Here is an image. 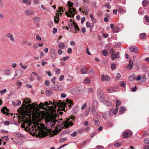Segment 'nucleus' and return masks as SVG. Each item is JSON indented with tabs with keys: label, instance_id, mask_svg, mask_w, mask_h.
<instances>
[{
	"label": "nucleus",
	"instance_id": "obj_28",
	"mask_svg": "<svg viewBox=\"0 0 149 149\" xmlns=\"http://www.w3.org/2000/svg\"><path fill=\"white\" fill-rule=\"evenodd\" d=\"M84 83L86 84H89L91 82V80L89 78H85Z\"/></svg>",
	"mask_w": 149,
	"mask_h": 149
},
{
	"label": "nucleus",
	"instance_id": "obj_5",
	"mask_svg": "<svg viewBox=\"0 0 149 149\" xmlns=\"http://www.w3.org/2000/svg\"><path fill=\"white\" fill-rule=\"evenodd\" d=\"M132 133L131 131H125L123 135V137L125 139L129 138L132 136Z\"/></svg>",
	"mask_w": 149,
	"mask_h": 149
},
{
	"label": "nucleus",
	"instance_id": "obj_8",
	"mask_svg": "<svg viewBox=\"0 0 149 149\" xmlns=\"http://www.w3.org/2000/svg\"><path fill=\"white\" fill-rule=\"evenodd\" d=\"M120 53L117 52L116 54H111V57L113 60H114L116 58H120Z\"/></svg>",
	"mask_w": 149,
	"mask_h": 149
},
{
	"label": "nucleus",
	"instance_id": "obj_32",
	"mask_svg": "<svg viewBox=\"0 0 149 149\" xmlns=\"http://www.w3.org/2000/svg\"><path fill=\"white\" fill-rule=\"evenodd\" d=\"M102 53L104 56H106L108 55V52L105 50H103L102 51Z\"/></svg>",
	"mask_w": 149,
	"mask_h": 149
},
{
	"label": "nucleus",
	"instance_id": "obj_10",
	"mask_svg": "<svg viewBox=\"0 0 149 149\" xmlns=\"http://www.w3.org/2000/svg\"><path fill=\"white\" fill-rule=\"evenodd\" d=\"M53 102H54L56 103V105L58 107V108H60V107H62V106H65L66 105V104L65 102H62L61 103L60 102H57L56 101H55L54 100L53 101Z\"/></svg>",
	"mask_w": 149,
	"mask_h": 149
},
{
	"label": "nucleus",
	"instance_id": "obj_20",
	"mask_svg": "<svg viewBox=\"0 0 149 149\" xmlns=\"http://www.w3.org/2000/svg\"><path fill=\"white\" fill-rule=\"evenodd\" d=\"M25 12L27 15H30L33 14V11L30 10H26Z\"/></svg>",
	"mask_w": 149,
	"mask_h": 149
},
{
	"label": "nucleus",
	"instance_id": "obj_49",
	"mask_svg": "<svg viewBox=\"0 0 149 149\" xmlns=\"http://www.w3.org/2000/svg\"><path fill=\"white\" fill-rule=\"evenodd\" d=\"M18 71H15V74L14 77L13 78H12V80L16 79L18 78V77H16V76L17 75V74H18Z\"/></svg>",
	"mask_w": 149,
	"mask_h": 149
},
{
	"label": "nucleus",
	"instance_id": "obj_3",
	"mask_svg": "<svg viewBox=\"0 0 149 149\" xmlns=\"http://www.w3.org/2000/svg\"><path fill=\"white\" fill-rule=\"evenodd\" d=\"M28 99H26V100H23V102L24 101H27L28 102H29L28 104H25L26 105H28L29 104H29V103H31V101L30 100H29V101L26 100H27ZM31 104L33 106H35V107H34L32 109H31V107H29L28 108V111H29H29H31L33 109H35L36 108V106L37 107H38H38H39L40 108H43V107H43L44 106V104L42 102H41L40 103L39 106H38V104Z\"/></svg>",
	"mask_w": 149,
	"mask_h": 149
},
{
	"label": "nucleus",
	"instance_id": "obj_24",
	"mask_svg": "<svg viewBox=\"0 0 149 149\" xmlns=\"http://www.w3.org/2000/svg\"><path fill=\"white\" fill-rule=\"evenodd\" d=\"M104 103L107 106H109L112 104L111 102L107 100L104 101Z\"/></svg>",
	"mask_w": 149,
	"mask_h": 149
},
{
	"label": "nucleus",
	"instance_id": "obj_30",
	"mask_svg": "<svg viewBox=\"0 0 149 149\" xmlns=\"http://www.w3.org/2000/svg\"><path fill=\"white\" fill-rule=\"evenodd\" d=\"M125 108L124 107H120L119 113L120 114H122L125 111Z\"/></svg>",
	"mask_w": 149,
	"mask_h": 149
},
{
	"label": "nucleus",
	"instance_id": "obj_9",
	"mask_svg": "<svg viewBox=\"0 0 149 149\" xmlns=\"http://www.w3.org/2000/svg\"><path fill=\"white\" fill-rule=\"evenodd\" d=\"M91 111L93 114L94 116H96L97 118H100V116L98 114V113L95 111L94 109L92 108L91 110Z\"/></svg>",
	"mask_w": 149,
	"mask_h": 149
},
{
	"label": "nucleus",
	"instance_id": "obj_25",
	"mask_svg": "<svg viewBox=\"0 0 149 149\" xmlns=\"http://www.w3.org/2000/svg\"><path fill=\"white\" fill-rule=\"evenodd\" d=\"M98 118H96L93 119V121L95 123L96 125H98L100 124V123L99 122V120Z\"/></svg>",
	"mask_w": 149,
	"mask_h": 149
},
{
	"label": "nucleus",
	"instance_id": "obj_64",
	"mask_svg": "<svg viewBox=\"0 0 149 149\" xmlns=\"http://www.w3.org/2000/svg\"><path fill=\"white\" fill-rule=\"evenodd\" d=\"M105 7H107L108 9H110L111 8V6L110 5L107 4H106L105 5Z\"/></svg>",
	"mask_w": 149,
	"mask_h": 149
},
{
	"label": "nucleus",
	"instance_id": "obj_22",
	"mask_svg": "<svg viewBox=\"0 0 149 149\" xmlns=\"http://www.w3.org/2000/svg\"><path fill=\"white\" fill-rule=\"evenodd\" d=\"M57 127H55V129L56 130H54L53 131V132L54 135H56V134H58L60 132L61 130V129H59V130H57Z\"/></svg>",
	"mask_w": 149,
	"mask_h": 149
},
{
	"label": "nucleus",
	"instance_id": "obj_63",
	"mask_svg": "<svg viewBox=\"0 0 149 149\" xmlns=\"http://www.w3.org/2000/svg\"><path fill=\"white\" fill-rule=\"evenodd\" d=\"M113 109H111L109 111V113L111 116H112L113 115Z\"/></svg>",
	"mask_w": 149,
	"mask_h": 149
},
{
	"label": "nucleus",
	"instance_id": "obj_39",
	"mask_svg": "<svg viewBox=\"0 0 149 149\" xmlns=\"http://www.w3.org/2000/svg\"><path fill=\"white\" fill-rule=\"evenodd\" d=\"M146 36V35L145 33H142L140 34V38L142 39H143L145 38Z\"/></svg>",
	"mask_w": 149,
	"mask_h": 149
},
{
	"label": "nucleus",
	"instance_id": "obj_62",
	"mask_svg": "<svg viewBox=\"0 0 149 149\" xmlns=\"http://www.w3.org/2000/svg\"><path fill=\"white\" fill-rule=\"evenodd\" d=\"M137 90V88L136 86H135L134 87H132L131 88V90L133 92Z\"/></svg>",
	"mask_w": 149,
	"mask_h": 149
},
{
	"label": "nucleus",
	"instance_id": "obj_6",
	"mask_svg": "<svg viewBox=\"0 0 149 149\" xmlns=\"http://www.w3.org/2000/svg\"><path fill=\"white\" fill-rule=\"evenodd\" d=\"M5 36L7 38H9L12 42H15V39L14 36L12 33H7L6 34Z\"/></svg>",
	"mask_w": 149,
	"mask_h": 149
},
{
	"label": "nucleus",
	"instance_id": "obj_18",
	"mask_svg": "<svg viewBox=\"0 0 149 149\" xmlns=\"http://www.w3.org/2000/svg\"><path fill=\"white\" fill-rule=\"evenodd\" d=\"M88 70L85 67H83L81 70V72L82 74H86L87 73Z\"/></svg>",
	"mask_w": 149,
	"mask_h": 149
},
{
	"label": "nucleus",
	"instance_id": "obj_56",
	"mask_svg": "<svg viewBox=\"0 0 149 149\" xmlns=\"http://www.w3.org/2000/svg\"><path fill=\"white\" fill-rule=\"evenodd\" d=\"M4 5L3 3L2 0H0V7L2 8Z\"/></svg>",
	"mask_w": 149,
	"mask_h": 149
},
{
	"label": "nucleus",
	"instance_id": "obj_23",
	"mask_svg": "<svg viewBox=\"0 0 149 149\" xmlns=\"http://www.w3.org/2000/svg\"><path fill=\"white\" fill-rule=\"evenodd\" d=\"M84 9H85V10L84 11L82 12V13H84L85 14H88V10L87 7V6L86 5H84Z\"/></svg>",
	"mask_w": 149,
	"mask_h": 149
},
{
	"label": "nucleus",
	"instance_id": "obj_35",
	"mask_svg": "<svg viewBox=\"0 0 149 149\" xmlns=\"http://www.w3.org/2000/svg\"><path fill=\"white\" fill-rule=\"evenodd\" d=\"M59 15L58 16L57 15L54 17L55 19H54V22L56 23H58L59 22V21L58 20L59 19Z\"/></svg>",
	"mask_w": 149,
	"mask_h": 149
},
{
	"label": "nucleus",
	"instance_id": "obj_41",
	"mask_svg": "<svg viewBox=\"0 0 149 149\" xmlns=\"http://www.w3.org/2000/svg\"><path fill=\"white\" fill-rule=\"evenodd\" d=\"M144 143L145 144L149 143V138H146L144 140Z\"/></svg>",
	"mask_w": 149,
	"mask_h": 149
},
{
	"label": "nucleus",
	"instance_id": "obj_31",
	"mask_svg": "<svg viewBox=\"0 0 149 149\" xmlns=\"http://www.w3.org/2000/svg\"><path fill=\"white\" fill-rule=\"evenodd\" d=\"M58 47L61 49H63L65 47V45L63 42L60 43L58 44Z\"/></svg>",
	"mask_w": 149,
	"mask_h": 149
},
{
	"label": "nucleus",
	"instance_id": "obj_52",
	"mask_svg": "<svg viewBox=\"0 0 149 149\" xmlns=\"http://www.w3.org/2000/svg\"><path fill=\"white\" fill-rule=\"evenodd\" d=\"M116 105L117 106H118L120 105L121 103V102L120 100H116Z\"/></svg>",
	"mask_w": 149,
	"mask_h": 149
},
{
	"label": "nucleus",
	"instance_id": "obj_47",
	"mask_svg": "<svg viewBox=\"0 0 149 149\" xmlns=\"http://www.w3.org/2000/svg\"><path fill=\"white\" fill-rule=\"evenodd\" d=\"M144 18L146 21L147 22H149V17L148 15H145Z\"/></svg>",
	"mask_w": 149,
	"mask_h": 149
},
{
	"label": "nucleus",
	"instance_id": "obj_46",
	"mask_svg": "<svg viewBox=\"0 0 149 149\" xmlns=\"http://www.w3.org/2000/svg\"><path fill=\"white\" fill-rule=\"evenodd\" d=\"M116 64L115 63H113L111 65V68L112 70H114L115 69L116 67Z\"/></svg>",
	"mask_w": 149,
	"mask_h": 149
},
{
	"label": "nucleus",
	"instance_id": "obj_27",
	"mask_svg": "<svg viewBox=\"0 0 149 149\" xmlns=\"http://www.w3.org/2000/svg\"><path fill=\"white\" fill-rule=\"evenodd\" d=\"M98 105V103L97 101H94L93 104L92 106L93 108L95 109V108H96L97 107Z\"/></svg>",
	"mask_w": 149,
	"mask_h": 149
},
{
	"label": "nucleus",
	"instance_id": "obj_21",
	"mask_svg": "<svg viewBox=\"0 0 149 149\" xmlns=\"http://www.w3.org/2000/svg\"><path fill=\"white\" fill-rule=\"evenodd\" d=\"M2 113L4 114H6V112L9 111V109H8L6 107H3L1 110Z\"/></svg>",
	"mask_w": 149,
	"mask_h": 149
},
{
	"label": "nucleus",
	"instance_id": "obj_50",
	"mask_svg": "<svg viewBox=\"0 0 149 149\" xmlns=\"http://www.w3.org/2000/svg\"><path fill=\"white\" fill-rule=\"evenodd\" d=\"M63 8L62 7H60L58 8V11L59 12H61L62 11V12H63L64 10L63 9Z\"/></svg>",
	"mask_w": 149,
	"mask_h": 149
},
{
	"label": "nucleus",
	"instance_id": "obj_16",
	"mask_svg": "<svg viewBox=\"0 0 149 149\" xmlns=\"http://www.w3.org/2000/svg\"><path fill=\"white\" fill-rule=\"evenodd\" d=\"M64 124L65 127L67 128H68L69 126H72L73 125V123L72 122H70V123H69L67 121L64 122Z\"/></svg>",
	"mask_w": 149,
	"mask_h": 149
},
{
	"label": "nucleus",
	"instance_id": "obj_7",
	"mask_svg": "<svg viewBox=\"0 0 149 149\" xmlns=\"http://www.w3.org/2000/svg\"><path fill=\"white\" fill-rule=\"evenodd\" d=\"M72 8H69V13H68L67 12H66L65 13V14L69 17H73L74 14L73 13L72 11Z\"/></svg>",
	"mask_w": 149,
	"mask_h": 149
},
{
	"label": "nucleus",
	"instance_id": "obj_48",
	"mask_svg": "<svg viewBox=\"0 0 149 149\" xmlns=\"http://www.w3.org/2000/svg\"><path fill=\"white\" fill-rule=\"evenodd\" d=\"M74 28H75V29L76 31H79V29L78 27V26L77 24H76L73 26Z\"/></svg>",
	"mask_w": 149,
	"mask_h": 149
},
{
	"label": "nucleus",
	"instance_id": "obj_37",
	"mask_svg": "<svg viewBox=\"0 0 149 149\" xmlns=\"http://www.w3.org/2000/svg\"><path fill=\"white\" fill-rule=\"evenodd\" d=\"M68 7L69 8H73V3L72 2H71L70 1H68Z\"/></svg>",
	"mask_w": 149,
	"mask_h": 149
},
{
	"label": "nucleus",
	"instance_id": "obj_45",
	"mask_svg": "<svg viewBox=\"0 0 149 149\" xmlns=\"http://www.w3.org/2000/svg\"><path fill=\"white\" fill-rule=\"evenodd\" d=\"M121 145V143L117 142L114 145L116 147H119Z\"/></svg>",
	"mask_w": 149,
	"mask_h": 149
},
{
	"label": "nucleus",
	"instance_id": "obj_1",
	"mask_svg": "<svg viewBox=\"0 0 149 149\" xmlns=\"http://www.w3.org/2000/svg\"><path fill=\"white\" fill-rule=\"evenodd\" d=\"M28 102L27 101H24L21 107H19V120L20 119H21L25 123L28 124L26 126L27 127H25L24 123H22L21 125L22 127L24 128L26 131L34 130L36 127L34 124L31 125V123H32L31 119V113L28 111L29 107H31V109H32L35 107V106L31 104L26 105L25 104H28Z\"/></svg>",
	"mask_w": 149,
	"mask_h": 149
},
{
	"label": "nucleus",
	"instance_id": "obj_13",
	"mask_svg": "<svg viewBox=\"0 0 149 149\" xmlns=\"http://www.w3.org/2000/svg\"><path fill=\"white\" fill-rule=\"evenodd\" d=\"M130 49L131 52H134L136 53L139 50L138 47L134 46H132L130 48Z\"/></svg>",
	"mask_w": 149,
	"mask_h": 149
},
{
	"label": "nucleus",
	"instance_id": "obj_60",
	"mask_svg": "<svg viewBox=\"0 0 149 149\" xmlns=\"http://www.w3.org/2000/svg\"><path fill=\"white\" fill-rule=\"evenodd\" d=\"M72 52V49L71 48H69L67 51V52L68 54H70Z\"/></svg>",
	"mask_w": 149,
	"mask_h": 149
},
{
	"label": "nucleus",
	"instance_id": "obj_11",
	"mask_svg": "<svg viewBox=\"0 0 149 149\" xmlns=\"http://www.w3.org/2000/svg\"><path fill=\"white\" fill-rule=\"evenodd\" d=\"M53 102H54L56 103V105L58 107V108H60V107H62V106H65L66 105V104L65 102H62L61 103L60 102H57L56 101H55L54 100L53 101Z\"/></svg>",
	"mask_w": 149,
	"mask_h": 149
},
{
	"label": "nucleus",
	"instance_id": "obj_15",
	"mask_svg": "<svg viewBox=\"0 0 149 149\" xmlns=\"http://www.w3.org/2000/svg\"><path fill=\"white\" fill-rule=\"evenodd\" d=\"M110 78L108 75H106L105 76L104 74H102L101 75V80L102 81L106 80V81H109Z\"/></svg>",
	"mask_w": 149,
	"mask_h": 149
},
{
	"label": "nucleus",
	"instance_id": "obj_59",
	"mask_svg": "<svg viewBox=\"0 0 149 149\" xmlns=\"http://www.w3.org/2000/svg\"><path fill=\"white\" fill-rule=\"evenodd\" d=\"M145 75H144L143 77H142V82L143 83H144L146 81V78L145 77Z\"/></svg>",
	"mask_w": 149,
	"mask_h": 149
},
{
	"label": "nucleus",
	"instance_id": "obj_54",
	"mask_svg": "<svg viewBox=\"0 0 149 149\" xmlns=\"http://www.w3.org/2000/svg\"><path fill=\"white\" fill-rule=\"evenodd\" d=\"M114 53V49L113 48H111L109 50V53L110 54H112V53Z\"/></svg>",
	"mask_w": 149,
	"mask_h": 149
},
{
	"label": "nucleus",
	"instance_id": "obj_19",
	"mask_svg": "<svg viewBox=\"0 0 149 149\" xmlns=\"http://www.w3.org/2000/svg\"><path fill=\"white\" fill-rule=\"evenodd\" d=\"M117 8L118 11L120 13H125L126 12L125 10H124L123 8L121 6H118Z\"/></svg>",
	"mask_w": 149,
	"mask_h": 149
},
{
	"label": "nucleus",
	"instance_id": "obj_61",
	"mask_svg": "<svg viewBox=\"0 0 149 149\" xmlns=\"http://www.w3.org/2000/svg\"><path fill=\"white\" fill-rule=\"evenodd\" d=\"M45 73H47V75H48V76L49 77H51L52 75V74L50 72V71H48V72L46 71Z\"/></svg>",
	"mask_w": 149,
	"mask_h": 149
},
{
	"label": "nucleus",
	"instance_id": "obj_55",
	"mask_svg": "<svg viewBox=\"0 0 149 149\" xmlns=\"http://www.w3.org/2000/svg\"><path fill=\"white\" fill-rule=\"evenodd\" d=\"M134 75V74H133L131 76H130L129 77V79L130 81H132L134 79V77H133Z\"/></svg>",
	"mask_w": 149,
	"mask_h": 149
},
{
	"label": "nucleus",
	"instance_id": "obj_2",
	"mask_svg": "<svg viewBox=\"0 0 149 149\" xmlns=\"http://www.w3.org/2000/svg\"><path fill=\"white\" fill-rule=\"evenodd\" d=\"M53 105H54L53 107H47L52 113L47 115L45 117L46 123H49L52 128L54 127L55 124L56 122L58 121L57 120L55 119L56 117V115L54 113H56V109L57 108V106L56 105V103L55 102H53Z\"/></svg>",
	"mask_w": 149,
	"mask_h": 149
},
{
	"label": "nucleus",
	"instance_id": "obj_33",
	"mask_svg": "<svg viewBox=\"0 0 149 149\" xmlns=\"http://www.w3.org/2000/svg\"><path fill=\"white\" fill-rule=\"evenodd\" d=\"M65 106H62L63 107H60L59 108H58V109H57V110H58V111H57L58 112H59L60 111H65Z\"/></svg>",
	"mask_w": 149,
	"mask_h": 149
},
{
	"label": "nucleus",
	"instance_id": "obj_53",
	"mask_svg": "<svg viewBox=\"0 0 149 149\" xmlns=\"http://www.w3.org/2000/svg\"><path fill=\"white\" fill-rule=\"evenodd\" d=\"M20 64L21 66V67L22 69L24 70H25L27 68V67L26 66L22 65V63H20Z\"/></svg>",
	"mask_w": 149,
	"mask_h": 149
},
{
	"label": "nucleus",
	"instance_id": "obj_38",
	"mask_svg": "<svg viewBox=\"0 0 149 149\" xmlns=\"http://www.w3.org/2000/svg\"><path fill=\"white\" fill-rule=\"evenodd\" d=\"M40 20V18L38 17H36L33 19V21L34 22H38Z\"/></svg>",
	"mask_w": 149,
	"mask_h": 149
},
{
	"label": "nucleus",
	"instance_id": "obj_51",
	"mask_svg": "<svg viewBox=\"0 0 149 149\" xmlns=\"http://www.w3.org/2000/svg\"><path fill=\"white\" fill-rule=\"evenodd\" d=\"M77 132H74L72 134L71 136L72 137H75L77 136Z\"/></svg>",
	"mask_w": 149,
	"mask_h": 149
},
{
	"label": "nucleus",
	"instance_id": "obj_4",
	"mask_svg": "<svg viewBox=\"0 0 149 149\" xmlns=\"http://www.w3.org/2000/svg\"><path fill=\"white\" fill-rule=\"evenodd\" d=\"M97 96L100 101H102L103 100L104 96L103 95V93L101 90L98 89L97 91Z\"/></svg>",
	"mask_w": 149,
	"mask_h": 149
},
{
	"label": "nucleus",
	"instance_id": "obj_29",
	"mask_svg": "<svg viewBox=\"0 0 149 149\" xmlns=\"http://www.w3.org/2000/svg\"><path fill=\"white\" fill-rule=\"evenodd\" d=\"M143 6H147L148 5V1L147 0H144L142 1Z\"/></svg>",
	"mask_w": 149,
	"mask_h": 149
},
{
	"label": "nucleus",
	"instance_id": "obj_43",
	"mask_svg": "<svg viewBox=\"0 0 149 149\" xmlns=\"http://www.w3.org/2000/svg\"><path fill=\"white\" fill-rule=\"evenodd\" d=\"M120 85L121 87H124L125 86V83L124 81H122L120 83Z\"/></svg>",
	"mask_w": 149,
	"mask_h": 149
},
{
	"label": "nucleus",
	"instance_id": "obj_57",
	"mask_svg": "<svg viewBox=\"0 0 149 149\" xmlns=\"http://www.w3.org/2000/svg\"><path fill=\"white\" fill-rule=\"evenodd\" d=\"M53 22L52 21H51L48 23V26L49 27H52L53 26Z\"/></svg>",
	"mask_w": 149,
	"mask_h": 149
},
{
	"label": "nucleus",
	"instance_id": "obj_12",
	"mask_svg": "<svg viewBox=\"0 0 149 149\" xmlns=\"http://www.w3.org/2000/svg\"><path fill=\"white\" fill-rule=\"evenodd\" d=\"M55 50L54 49H51V54L50 56L52 58L55 60L56 58V56L55 52Z\"/></svg>",
	"mask_w": 149,
	"mask_h": 149
},
{
	"label": "nucleus",
	"instance_id": "obj_40",
	"mask_svg": "<svg viewBox=\"0 0 149 149\" xmlns=\"http://www.w3.org/2000/svg\"><path fill=\"white\" fill-rule=\"evenodd\" d=\"M47 136V134L45 132H43L41 134L40 136V138L41 137L43 138L44 137L46 136Z\"/></svg>",
	"mask_w": 149,
	"mask_h": 149
},
{
	"label": "nucleus",
	"instance_id": "obj_36",
	"mask_svg": "<svg viewBox=\"0 0 149 149\" xmlns=\"http://www.w3.org/2000/svg\"><path fill=\"white\" fill-rule=\"evenodd\" d=\"M119 30V28L117 26H115L114 29H113V30L114 33H116L118 32Z\"/></svg>",
	"mask_w": 149,
	"mask_h": 149
},
{
	"label": "nucleus",
	"instance_id": "obj_17",
	"mask_svg": "<svg viewBox=\"0 0 149 149\" xmlns=\"http://www.w3.org/2000/svg\"><path fill=\"white\" fill-rule=\"evenodd\" d=\"M129 63L127 65V67L129 68V69L130 70H132L133 66V62L132 61V59H130L129 60Z\"/></svg>",
	"mask_w": 149,
	"mask_h": 149
},
{
	"label": "nucleus",
	"instance_id": "obj_44",
	"mask_svg": "<svg viewBox=\"0 0 149 149\" xmlns=\"http://www.w3.org/2000/svg\"><path fill=\"white\" fill-rule=\"evenodd\" d=\"M67 140V139L66 137H64L63 138H61L60 139L59 141L61 142H63Z\"/></svg>",
	"mask_w": 149,
	"mask_h": 149
},
{
	"label": "nucleus",
	"instance_id": "obj_34",
	"mask_svg": "<svg viewBox=\"0 0 149 149\" xmlns=\"http://www.w3.org/2000/svg\"><path fill=\"white\" fill-rule=\"evenodd\" d=\"M113 87L108 88L107 89V91L109 93H112L114 91Z\"/></svg>",
	"mask_w": 149,
	"mask_h": 149
},
{
	"label": "nucleus",
	"instance_id": "obj_58",
	"mask_svg": "<svg viewBox=\"0 0 149 149\" xmlns=\"http://www.w3.org/2000/svg\"><path fill=\"white\" fill-rule=\"evenodd\" d=\"M6 89H4L3 90H1L0 91V93L1 95H2L3 93H6Z\"/></svg>",
	"mask_w": 149,
	"mask_h": 149
},
{
	"label": "nucleus",
	"instance_id": "obj_14",
	"mask_svg": "<svg viewBox=\"0 0 149 149\" xmlns=\"http://www.w3.org/2000/svg\"><path fill=\"white\" fill-rule=\"evenodd\" d=\"M66 103L70 105H68V106L69 107V108H70L72 107V105H73L74 103L73 101L71 100H70L68 98H67L66 100Z\"/></svg>",
	"mask_w": 149,
	"mask_h": 149
},
{
	"label": "nucleus",
	"instance_id": "obj_26",
	"mask_svg": "<svg viewBox=\"0 0 149 149\" xmlns=\"http://www.w3.org/2000/svg\"><path fill=\"white\" fill-rule=\"evenodd\" d=\"M4 74L6 75H9L10 74V71L8 69H5L4 70Z\"/></svg>",
	"mask_w": 149,
	"mask_h": 149
},
{
	"label": "nucleus",
	"instance_id": "obj_42",
	"mask_svg": "<svg viewBox=\"0 0 149 149\" xmlns=\"http://www.w3.org/2000/svg\"><path fill=\"white\" fill-rule=\"evenodd\" d=\"M104 147L102 146L98 145L97 146L96 148L95 149H104Z\"/></svg>",
	"mask_w": 149,
	"mask_h": 149
}]
</instances>
